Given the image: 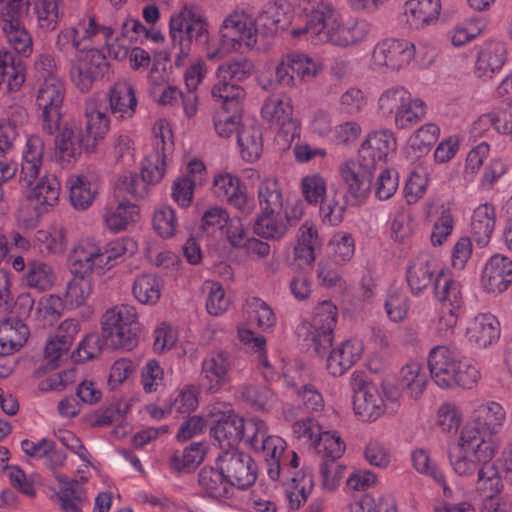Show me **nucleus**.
Wrapping results in <instances>:
<instances>
[{"instance_id": "1", "label": "nucleus", "mask_w": 512, "mask_h": 512, "mask_svg": "<svg viewBox=\"0 0 512 512\" xmlns=\"http://www.w3.org/2000/svg\"><path fill=\"white\" fill-rule=\"evenodd\" d=\"M428 368L434 383L440 388H473L480 379L479 370L461 360L448 346L438 345L428 355Z\"/></svg>"}, {"instance_id": "2", "label": "nucleus", "mask_w": 512, "mask_h": 512, "mask_svg": "<svg viewBox=\"0 0 512 512\" xmlns=\"http://www.w3.org/2000/svg\"><path fill=\"white\" fill-rule=\"evenodd\" d=\"M102 337L114 349L132 350L138 343L140 325L136 308L128 304L115 305L102 317Z\"/></svg>"}, {"instance_id": "3", "label": "nucleus", "mask_w": 512, "mask_h": 512, "mask_svg": "<svg viewBox=\"0 0 512 512\" xmlns=\"http://www.w3.org/2000/svg\"><path fill=\"white\" fill-rule=\"evenodd\" d=\"M29 10V0H8L0 9V33L16 53L30 57L33 53V37L24 24Z\"/></svg>"}, {"instance_id": "4", "label": "nucleus", "mask_w": 512, "mask_h": 512, "mask_svg": "<svg viewBox=\"0 0 512 512\" xmlns=\"http://www.w3.org/2000/svg\"><path fill=\"white\" fill-rule=\"evenodd\" d=\"M497 450L491 442L477 441L467 431L461 432L457 446L448 457L454 472L460 477H473L481 462L493 459Z\"/></svg>"}, {"instance_id": "5", "label": "nucleus", "mask_w": 512, "mask_h": 512, "mask_svg": "<svg viewBox=\"0 0 512 512\" xmlns=\"http://www.w3.org/2000/svg\"><path fill=\"white\" fill-rule=\"evenodd\" d=\"M65 94V84L59 77L46 78L39 85L36 93V104L41 110L39 116L41 130L47 135H54L56 130L59 129Z\"/></svg>"}, {"instance_id": "6", "label": "nucleus", "mask_w": 512, "mask_h": 512, "mask_svg": "<svg viewBox=\"0 0 512 512\" xmlns=\"http://www.w3.org/2000/svg\"><path fill=\"white\" fill-rule=\"evenodd\" d=\"M505 417L506 412L499 403L494 401L482 403L474 409L470 422L461 432L467 431L479 442H491L494 449L498 451L499 441L495 435L503 425Z\"/></svg>"}, {"instance_id": "7", "label": "nucleus", "mask_w": 512, "mask_h": 512, "mask_svg": "<svg viewBox=\"0 0 512 512\" xmlns=\"http://www.w3.org/2000/svg\"><path fill=\"white\" fill-rule=\"evenodd\" d=\"M337 317L338 309L329 300L320 302L314 309V316L307 328V339L320 356L325 355L332 346Z\"/></svg>"}, {"instance_id": "8", "label": "nucleus", "mask_w": 512, "mask_h": 512, "mask_svg": "<svg viewBox=\"0 0 512 512\" xmlns=\"http://www.w3.org/2000/svg\"><path fill=\"white\" fill-rule=\"evenodd\" d=\"M216 464L225 473L232 488L246 489L257 478V465L252 457L236 448L224 450L218 455Z\"/></svg>"}, {"instance_id": "9", "label": "nucleus", "mask_w": 512, "mask_h": 512, "mask_svg": "<svg viewBox=\"0 0 512 512\" xmlns=\"http://www.w3.org/2000/svg\"><path fill=\"white\" fill-rule=\"evenodd\" d=\"M109 71V62L97 49L88 50L84 55L70 62V78L81 93H88L94 83Z\"/></svg>"}, {"instance_id": "10", "label": "nucleus", "mask_w": 512, "mask_h": 512, "mask_svg": "<svg viewBox=\"0 0 512 512\" xmlns=\"http://www.w3.org/2000/svg\"><path fill=\"white\" fill-rule=\"evenodd\" d=\"M310 13L307 15V22L303 28L293 29L291 34L298 38L307 36V39H316L323 42L324 34L336 27L340 19V13L335 9L332 0H308Z\"/></svg>"}, {"instance_id": "11", "label": "nucleus", "mask_w": 512, "mask_h": 512, "mask_svg": "<svg viewBox=\"0 0 512 512\" xmlns=\"http://www.w3.org/2000/svg\"><path fill=\"white\" fill-rule=\"evenodd\" d=\"M415 52L414 43L407 39H384L374 47L372 64L380 70L398 71L410 64Z\"/></svg>"}, {"instance_id": "12", "label": "nucleus", "mask_w": 512, "mask_h": 512, "mask_svg": "<svg viewBox=\"0 0 512 512\" xmlns=\"http://www.w3.org/2000/svg\"><path fill=\"white\" fill-rule=\"evenodd\" d=\"M261 115L271 126L293 139L299 135V124L293 118V105L290 97L272 95L262 106Z\"/></svg>"}, {"instance_id": "13", "label": "nucleus", "mask_w": 512, "mask_h": 512, "mask_svg": "<svg viewBox=\"0 0 512 512\" xmlns=\"http://www.w3.org/2000/svg\"><path fill=\"white\" fill-rule=\"evenodd\" d=\"M213 192L218 199L226 201L242 215H250L254 210V202L248 198L246 186L236 175L228 172L215 175Z\"/></svg>"}, {"instance_id": "14", "label": "nucleus", "mask_w": 512, "mask_h": 512, "mask_svg": "<svg viewBox=\"0 0 512 512\" xmlns=\"http://www.w3.org/2000/svg\"><path fill=\"white\" fill-rule=\"evenodd\" d=\"M233 365L234 360L229 352L223 350L210 352L201 365V378L206 389L215 393L228 384Z\"/></svg>"}, {"instance_id": "15", "label": "nucleus", "mask_w": 512, "mask_h": 512, "mask_svg": "<svg viewBox=\"0 0 512 512\" xmlns=\"http://www.w3.org/2000/svg\"><path fill=\"white\" fill-rule=\"evenodd\" d=\"M58 134L55 137V156L62 165H69L80 157L82 150H85L86 137L81 129L74 123L66 121L61 125L59 122Z\"/></svg>"}, {"instance_id": "16", "label": "nucleus", "mask_w": 512, "mask_h": 512, "mask_svg": "<svg viewBox=\"0 0 512 512\" xmlns=\"http://www.w3.org/2000/svg\"><path fill=\"white\" fill-rule=\"evenodd\" d=\"M375 169L361 159L347 160L339 167L340 176L350 195L364 201L370 194Z\"/></svg>"}, {"instance_id": "17", "label": "nucleus", "mask_w": 512, "mask_h": 512, "mask_svg": "<svg viewBox=\"0 0 512 512\" xmlns=\"http://www.w3.org/2000/svg\"><path fill=\"white\" fill-rule=\"evenodd\" d=\"M105 110V105L94 97H90L84 102L85 151L88 153L95 151L99 141H101L109 131L110 120Z\"/></svg>"}, {"instance_id": "18", "label": "nucleus", "mask_w": 512, "mask_h": 512, "mask_svg": "<svg viewBox=\"0 0 512 512\" xmlns=\"http://www.w3.org/2000/svg\"><path fill=\"white\" fill-rule=\"evenodd\" d=\"M69 267L73 275H103L106 269L101 257L100 246L92 240L80 242L70 253Z\"/></svg>"}, {"instance_id": "19", "label": "nucleus", "mask_w": 512, "mask_h": 512, "mask_svg": "<svg viewBox=\"0 0 512 512\" xmlns=\"http://www.w3.org/2000/svg\"><path fill=\"white\" fill-rule=\"evenodd\" d=\"M159 132L154 128L155 132V152L145 158L142 164L141 176L149 184L158 183L164 176L166 171V157L173 147L172 141L165 140L166 135L170 136V130L164 129L163 125H159Z\"/></svg>"}, {"instance_id": "20", "label": "nucleus", "mask_w": 512, "mask_h": 512, "mask_svg": "<svg viewBox=\"0 0 512 512\" xmlns=\"http://www.w3.org/2000/svg\"><path fill=\"white\" fill-rule=\"evenodd\" d=\"M481 283L490 294L506 291L512 284V261L500 254L493 255L483 269Z\"/></svg>"}, {"instance_id": "21", "label": "nucleus", "mask_w": 512, "mask_h": 512, "mask_svg": "<svg viewBox=\"0 0 512 512\" xmlns=\"http://www.w3.org/2000/svg\"><path fill=\"white\" fill-rule=\"evenodd\" d=\"M221 32L223 37H231L247 47H253L257 43L255 20L243 9L237 8L226 16Z\"/></svg>"}, {"instance_id": "22", "label": "nucleus", "mask_w": 512, "mask_h": 512, "mask_svg": "<svg viewBox=\"0 0 512 512\" xmlns=\"http://www.w3.org/2000/svg\"><path fill=\"white\" fill-rule=\"evenodd\" d=\"M396 149V140L389 130L375 131L368 135L359 150V159L376 168L377 163L384 162Z\"/></svg>"}, {"instance_id": "23", "label": "nucleus", "mask_w": 512, "mask_h": 512, "mask_svg": "<svg viewBox=\"0 0 512 512\" xmlns=\"http://www.w3.org/2000/svg\"><path fill=\"white\" fill-rule=\"evenodd\" d=\"M364 350L363 343L349 339L333 348L326 360V369L334 377L342 376L358 362Z\"/></svg>"}, {"instance_id": "24", "label": "nucleus", "mask_w": 512, "mask_h": 512, "mask_svg": "<svg viewBox=\"0 0 512 512\" xmlns=\"http://www.w3.org/2000/svg\"><path fill=\"white\" fill-rule=\"evenodd\" d=\"M44 157V141L38 135L27 139L23 151L19 181L25 187H31L40 177Z\"/></svg>"}, {"instance_id": "25", "label": "nucleus", "mask_w": 512, "mask_h": 512, "mask_svg": "<svg viewBox=\"0 0 512 512\" xmlns=\"http://www.w3.org/2000/svg\"><path fill=\"white\" fill-rule=\"evenodd\" d=\"M294 16L291 4L286 0L268 3L257 18L258 26L265 35L286 30Z\"/></svg>"}, {"instance_id": "26", "label": "nucleus", "mask_w": 512, "mask_h": 512, "mask_svg": "<svg viewBox=\"0 0 512 512\" xmlns=\"http://www.w3.org/2000/svg\"><path fill=\"white\" fill-rule=\"evenodd\" d=\"M109 109L117 120H128L134 117L138 101L133 85L128 81H118L109 89Z\"/></svg>"}, {"instance_id": "27", "label": "nucleus", "mask_w": 512, "mask_h": 512, "mask_svg": "<svg viewBox=\"0 0 512 512\" xmlns=\"http://www.w3.org/2000/svg\"><path fill=\"white\" fill-rule=\"evenodd\" d=\"M193 8L185 7L179 14L173 15L170 19V38L172 49L177 50L175 65H184L189 56V31L190 19H192Z\"/></svg>"}, {"instance_id": "28", "label": "nucleus", "mask_w": 512, "mask_h": 512, "mask_svg": "<svg viewBox=\"0 0 512 512\" xmlns=\"http://www.w3.org/2000/svg\"><path fill=\"white\" fill-rule=\"evenodd\" d=\"M466 336L478 348H486L499 339V322L492 314H479L469 323Z\"/></svg>"}, {"instance_id": "29", "label": "nucleus", "mask_w": 512, "mask_h": 512, "mask_svg": "<svg viewBox=\"0 0 512 512\" xmlns=\"http://www.w3.org/2000/svg\"><path fill=\"white\" fill-rule=\"evenodd\" d=\"M24 63L6 48L0 49V89L8 93L20 90L26 79Z\"/></svg>"}, {"instance_id": "30", "label": "nucleus", "mask_w": 512, "mask_h": 512, "mask_svg": "<svg viewBox=\"0 0 512 512\" xmlns=\"http://www.w3.org/2000/svg\"><path fill=\"white\" fill-rule=\"evenodd\" d=\"M434 276V259L426 252H421L412 259L406 273L407 283L415 295L429 287Z\"/></svg>"}, {"instance_id": "31", "label": "nucleus", "mask_w": 512, "mask_h": 512, "mask_svg": "<svg viewBox=\"0 0 512 512\" xmlns=\"http://www.w3.org/2000/svg\"><path fill=\"white\" fill-rule=\"evenodd\" d=\"M441 13V0H408L404 5L407 23L415 29L435 23Z\"/></svg>"}, {"instance_id": "32", "label": "nucleus", "mask_w": 512, "mask_h": 512, "mask_svg": "<svg viewBox=\"0 0 512 512\" xmlns=\"http://www.w3.org/2000/svg\"><path fill=\"white\" fill-rule=\"evenodd\" d=\"M30 331L19 318L11 317L0 322V356L20 349L27 341Z\"/></svg>"}, {"instance_id": "33", "label": "nucleus", "mask_w": 512, "mask_h": 512, "mask_svg": "<svg viewBox=\"0 0 512 512\" xmlns=\"http://www.w3.org/2000/svg\"><path fill=\"white\" fill-rule=\"evenodd\" d=\"M369 30V24L364 20L342 24L339 19L336 27H333L328 34H324L323 42H330L340 47L356 45L367 37Z\"/></svg>"}, {"instance_id": "34", "label": "nucleus", "mask_w": 512, "mask_h": 512, "mask_svg": "<svg viewBox=\"0 0 512 512\" xmlns=\"http://www.w3.org/2000/svg\"><path fill=\"white\" fill-rule=\"evenodd\" d=\"M55 479L60 485L56 497L64 512H82L86 502V492L78 480L70 479L66 475L56 473Z\"/></svg>"}, {"instance_id": "35", "label": "nucleus", "mask_w": 512, "mask_h": 512, "mask_svg": "<svg viewBox=\"0 0 512 512\" xmlns=\"http://www.w3.org/2000/svg\"><path fill=\"white\" fill-rule=\"evenodd\" d=\"M138 217L139 210L135 204L116 198L115 203H110L105 208L103 221L109 230L119 232L127 229Z\"/></svg>"}, {"instance_id": "36", "label": "nucleus", "mask_w": 512, "mask_h": 512, "mask_svg": "<svg viewBox=\"0 0 512 512\" xmlns=\"http://www.w3.org/2000/svg\"><path fill=\"white\" fill-rule=\"evenodd\" d=\"M198 484L207 497L217 500L228 497L233 489L225 473L218 466L202 467L198 473Z\"/></svg>"}, {"instance_id": "37", "label": "nucleus", "mask_w": 512, "mask_h": 512, "mask_svg": "<svg viewBox=\"0 0 512 512\" xmlns=\"http://www.w3.org/2000/svg\"><path fill=\"white\" fill-rule=\"evenodd\" d=\"M353 410L355 415L364 422L377 420L385 412V403L376 387L353 396Z\"/></svg>"}, {"instance_id": "38", "label": "nucleus", "mask_w": 512, "mask_h": 512, "mask_svg": "<svg viewBox=\"0 0 512 512\" xmlns=\"http://www.w3.org/2000/svg\"><path fill=\"white\" fill-rule=\"evenodd\" d=\"M496 223L495 209L490 204H482L477 207L471 219V234L475 242L486 246L492 236Z\"/></svg>"}, {"instance_id": "39", "label": "nucleus", "mask_w": 512, "mask_h": 512, "mask_svg": "<svg viewBox=\"0 0 512 512\" xmlns=\"http://www.w3.org/2000/svg\"><path fill=\"white\" fill-rule=\"evenodd\" d=\"M241 425L242 417L234 413H228L217 420L211 428V434L218 441L223 451L235 448V445L240 442Z\"/></svg>"}, {"instance_id": "40", "label": "nucleus", "mask_w": 512, "mask_h": 512, "mask_svg": "<svg viewBox=\"0 0 512 512\" xmlns=\"http://www.w3.org/2000/svg\"><path fill=\"white\" fill-rule=\"evenodd\" d=\"M506 60V49L499 42L487 44L479 53L475 64L478 77H491L499 71Z\"/></svg>"}, {"instance_id": "41", "label": "nucleus", "mask_w": 512, "mask_h": 512, "mask_svg": "<svg viewBox=\"0 0 512 512\" xmlns=\"http://www.w3.org/2000/svg\"><path fill=\"white\" fill-rule=\"evenodd\" d=\"M436 298L442 303V307H452V311H460L464 300L461 285L451 276L439 273L434 281Z\"/></svg>"}, {"instance_id": "42", "label": "nucleus", "mask_w": 512, "mask_h": 512, "mask_svg": "<svg viewBox=\"0 0 512 512\" xmlns=\"http://www.w3.org/2000/svg\"><path fill=\"white\" fill-rule=\"evenodd\" d=\"M69 199L77 210H86L94 202L97 189L85 176L72 175L67 179Z\"/></svg>"}, {"instance_id": "43", "label": "nucleus", "mask_w": 512, "mask_h": 512, "mask_svg": "<svg viewBox=\"0 0 512 512\" xmlns=\"http://www.w3.org/2000/svg\"><path fill=\"white\" fill-rule=\"evenodd\" d=\"M211 96L215 102L222 104L221 110L237 112L239 101L244 98L245 91L237 83L216 76V81L211 88Z\"/></svg>"}, {"instance_id": "44", "label": "nucleus", "mask_w": 512, "mask_h": 512, "mask_svg": "<svg viewBox=\"0 0 512 512\" xmlns=\"http://www.w3.org/2000/svg\"><path fill=\"white\" fill-rule=\"evenodd\" d=\"M289 229L284 211L277 214L260 212L254 224V232L265 239L279 240Z\"/></svg>"}, {"instance_id": "45", "label": "nucleus", "mask_w": 512, "mask_h": 512, "mask_svg": "<svg viewBox=\"0 0 512 512\" xmlns=\"http://www.w3.org/2000/svg\"><path fill=\"white\" fill-rule=\"evenodd\" d=\"M399 383L402 389L407 390L412 398H419L428 383L423 366L416 361L407 363L400 371Z\"/></svg>"}, {"instance_id": "46", "label": "nucleus", "mask_w": 512, "mask_h": 512, "mask_svg": "<svg viewBox=\"0 0 512 512\" xmlns=\"http://www.w3.org/2000/svg\"><path fill=\"white\" fill-rule=\"evenodd\" d=\"M258 202L260 212L277 214L284 211L283 195L279 182L273 178H266L258 187Z\"/></svg>"}, {"instance_id": "47", "label": "nucleus", "mask_w": 512, "mask_h": 512, "mask_svg": "<svg viewBox=\"0 0 512 512\" xmlns=\"http://www.w3.org/2000/svg\"><path fill=\"white\" fill-rule=\"evenodd\" d=\"M93 280L89 276L73 275L66 285L64 303L69 308H79L86 304L93 291Z\"/></svg>"}, {"instance_id": "48", "label": "nucleus", "mask_w": 512, "mask_h": 512, "mask_svg": "<svg viewBox=\"0 0 512 512\" xmlns=\"http://www.w3.org/2000/svg\"><path fill=\"white\" fill-rule=\"evenodd\" d=\"M56 281L53 268L42 261H31L27 265L26 285L39 292L51 289Z\"/></svg>"}, {"instance_id": "49", "label": "nucleus", "mask_w": 512, "mask_h": 512, "mask_svg": "<svg viewBox=\"0 0 512 512\" xmlns=\"http://www.w3.org/2000/svg\"><path fill=\"white\" fill-rule=\"evenodd\" d=\"M60 182L55 175L44 174L30 190L27 198L38 205L53 206L58 202Z\"/></svg>"}, {"instance_id": "50", "label": "nucleus", "mask_w": 512, "mask_h": 512, "mask_svg": "<svg viewBox=\"0 0 512 512\" xmlns=\"http://www.w3.org/2000/svg\"><path fill=\"white\" fill-rule=\"evenodd\" d=\"M162 283L153 274H141L133 283L132 293L135 299L146 305L156 304L161 296Z\"/></svg>"}, {"instance_id": "51", "label": "nucleus", "mask_w": 512, "mask_h": 512, "mask_svg": "<svg viewBox=\"0 0 512 512\" xmlns=\"http://www.w3.org/2000/svg\"><path fill=\"white\" fill-rule=\"evenodd\" d=\"M62 0H37L34 10L37 17V27L43 32L54 31L62 17L60 10Z\"/></svg>"}, {"instance_id": "52", "label": "nucleus", "mask_w": 512, "mask_h": 512, "mask_svg": "<svg viewBox=\"0 0 512 512\" xmlns=\"http://www.w3.org/2000/svg\"><path fill=\"white\" fill-rule=\"evenodd\" d=\"M237 140L244 159L252 162L259 158L262 152V133L259 127L243 125L238 131Z\"/></svg>"}, {"instance_id": "53", "label": "nucleus", "mask_w": 512, "mask_h": 512, "mask_svg": "<svg viewBox=\"0 0 512 512\" xmlns=\"http://www.w3.org/2000/svg\"><path fill=\"white\" fill-rule=\"evenodd\" d=\"M246 313L249 320L254 322L258 328L267 331L276 323V315L273 309L262 299L251 297L246 300Z\"/></svg>"}, {"instance_id": "54", "label": "nucleus", "mask_w": 512, "mask_h": 512, "mask_svg": "<svg viewBox=\"0 0 512 512\" xmlns=\"http://www.w3.org/2000/svg\"><path fill=\"white\" fill-rule=\"evenodd\" d=\"M80 35V41H93L96 36L102 35L104 40H110L114 34L110 26L102 25L98 22L97 17L92 13L84 14L73 26Z\"/></svg>"}, {"instance_id": "55", "label": "nucleus", "mask_w": 512, "mask_h": 512, "mask_svg": "<svg viewBox=\"0 0 512 512\" xmlns=\"http://www.w3.org/2000/svg\"><path fill=\"white\" fill-rule=\"evenodd\" d=\"M426 115V104L420 98L410 97V103L401 108L394 117L397 129H411Z\"/></svg>"}, {"instance_id": "56", "label": "nucleus", "mask_w": 512, "mask_h": 512, "mask_svg": "<svg viewBox=\"0 0 512 512\" xmlns=\"http://www.w3.org/2000/svg\"><path fill=\"white\" fill-rule=\"evenodd\" d=\"M411 94L401 86L386 89L378 100V108L383 115H396L399 110L410 103Z\"/></svg>"}, {"instance_id": "57", "label": "nucleus", "mask_w": 512, "mask_h": 512, "mask_svg": "<svg viewBox=\"0 0 512 512\" xmlns=\"http://www.w3.org/2000/svg\"><path fill=\"white\" fill-rule=\"evenodd\" d=\"M413 467L421 474L432 478L436 483L441 485L444 489V495L451 490L446 485V480L443 472L434 464L430 458L428 451L425 449H417L411 455Z\"/></svg>"}, {"instance_id": "58", "label": "nucleus", "mask_w": 512, "mask_h": 512, "mask_svg": "<svg viewBox=\"0 0 512 512\" xmlns=\"http://www.w3.org/2000/svg\"><path fill=\"white\" fill-rule=\"evenodd\" d=\"M100 250L107 271L115 266L118 259L124 258L127 254H133L136 250V243L129 238H119L100 246Z\"/></svg>"}, {"instance_id": "59", "label": "nucleus", "mask_w": 512, "mask_h": 512, "mask_svg": "<svg viewBox=\"0 0 512 512\" xmlns=\"http://www.w3.org/2000/svg\"><path fill=\"white\" fill-rule=\"evenodd\" d=\"M478 489L488 491V495H496L503 489V483L499 471L492 459L481 462L477 470Z\"/></svg>"}, {"instance_id": "60", "label": "nucleus", "mask_w": 512, "mask_h": 512, "mask_svg": "<svg viewBox=\"0 0 512 512\" xmlns=\"http://www.w3.org/2000/svg\"><path fill=\"white\" fill-rule=\"evenodd\" d=\"M288 63L292 66V72L295 74L298 84L313 79L319 71L317 63L303 53L292 52L286 54L285 64L288 65Z\"/></svg>"}, {"instance_id": "61", "label": "nucleus", "mask_w": 512, "mask_h": 512, "mask_svg": "<svg viewBox=\"0 0 512 512\" xmlns=\"http://www.w3.org/2000/svg\"><path fill=\"white\" fill-rule=\"evenodd\" d=\"M241 395L247 403L258 410L269 409L275 400L272 390L263 384H247L243 386Z\"/></svg>"}, {"instance_id": "62", "label": "nucleus", "mask_w": 512, "mask_h": 512, "mask_svg": "<svg viewBox=\"0 0 512 512\" xmlns=\"http://www.w3.org/2000/svg\"><path fill=\"white\" fill-rule=\"evenodd\" d=\"M147 193L148 185L142 176L139 177L136 173L120 176L115 185V197L117 199L124 197L126 194L138 199L145 197Z\"/></svg>"}, {"instance_id": "63", "label": "nucleus", "mask_w": 512, "mask_h": 512, "mask_svg": "<svg viewBox=\"0 0 512 512\" xmlns=\"http://www.w3.org/2000/svg\"><path fill=\"white\" fill-rule=\"evenodd\" d=\"M253 64L247 59L230 60L221 64L216 70V76L234 83L247 79L252 71Z\"/></svg>"}, {"instance_id": "64", "label": "nucleus", "mask_w": 512, "mask_h": 512, "mask_svg": "<svg viewBox=\"0 0 512 512\" xmlns=\"http://www.w3.org/2000/svg\"><path fill=\"white\" fill-rule=\"evenodd\" d=\"M345 211L346 205L343 201V197L337 193L325 197L320 202V216L324 222L330 225H339L344 219Z\"/></svg>"}]
</instances>
